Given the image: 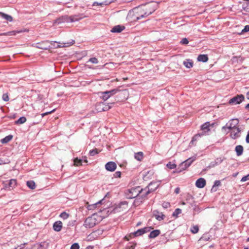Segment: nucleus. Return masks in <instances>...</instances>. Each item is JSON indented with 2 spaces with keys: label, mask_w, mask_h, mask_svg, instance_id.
Segmentation results:
<instances>
[{
  "label": "nucleus",
  "mask_w": 249,
  "mask_h": 249,
  "mask_svg": "<svg viewBox=\"0 0 249 249\" xmlns=\"http://www.w3.org/2000/svg\"><path fill=\"white\" fill-rule=\"evenodd\" d=\"M117 165L116 163L113 161H109L105 165L106 169L107 171L113 172L116 169Z\"/></svg>",
  "instance_id": "nucleus-14"
},
{
  "label": "nucleus",
  "mask_w": 249,
  "mask_h": 249,
  "mask_svg": "<svg viewBox=\"0 0 249 249\" xmlns=\"http://www.w3.org/2000/svg\"><path fill=\"white\" fill-rule=\"evenodd\" d=\"M26 121V117L22 116L20 117L17 121L15 122V124H22Z\"/></svg>",
  "instance_id": "nucleus-29"
},
{
  "label": "nucleus",
  "mask_w": 249,
  "mask_h": 249,
  "mask_svg": "<svg viewBox=\"0 0 249 249\" xmlns=\"http://www.w3.org/2000/svg\"><path fill=\"white\" fill-rule=\"evenodd\" d=\"M62 228V223L60 221H57L53 224V229L54 231H60Z\"/></svg>",
  "instance_id": "nucleus-17"
},
{
  "label": "nucleus",
  "mask_w": 249,
  "mask_h": 249,
  "mask_svg": "<svg viewBox=\"0 0 249 249\" xmlns=\"http://www.w3.org/2000/svg\"><path fill=\"white\" fill-rule=\"evenodd\" d=\"M111 107L109 106L108 104L106 105V104H105V105L104 106H102V110H103V111H107L109 110Z\"/></svg>",
  "instance_id": "nucleus-40"
},
{
  "label": "nucleus",
  "mask_w": 249,
  "mask_h": 249,
  "mask_svg": "<svg viewBox=\"0 0 249 249\" xmlns=\"http://www.w3.org/2000/svg\"><path fill=\"white\" fill-rule=\"evenodd\" d=\"M91 249V248L90 247H88L86 248V249Z\"/></svg>",
  "instance_id": "nucleus-64"
},
{
  "label": "nucleus",
  "mask_w": 249,
  "mask_h": 249,
  "mask_svg": "<svg viewBox=\"0 0 249 249\" xmlns=\"http://www.w3.org/2000/svg\"><path fill=\"white\" fill-rule=\"evenodd\" d=\"M239 124V120L237 119H231L225 125L222 127V130H225L228 128L230 130H231L233 128L237 127V125Z\"/></svg>",
  "instance_id": "nucleus-7"
},
{
  "label": "nucleus",
  "mask_w": 249,
  "mask_h": 249,
  "mask_svg": "<svg viewBox=\"0 0 249 249\" xmlns=\"http://www.w3.org/2000/svg\"><path fill=\"white\" fill-rule=\"evenodd\" d=\"M21 32H22L21 31H13L1 34L0 35H1V36H15V35H16V34L17 33H20Z\"/></svg>",
  "instance_id": "nucleus-26"
},
{
  "label": "nucleus",
  "mask_w": 249,
  "mask_h": 249,
  "mask_svg": "<svg viewBox=\"0 0 249 249\" xmlns=\"http://www.w3.org/2000/svg\"><path fill=\"white\" fill-rule=\"evenodd\" d=\"M134 158L138 161H142L143 158V153L142 152L135 153Z\"/></svg>",
  "instance_id": "nucleus-23"
},
{
  "label": "nucleus",
  "mask_w": 249,
  "mask_h": 249,
  "mask_svg": "<svg viewBox=\"0 0 249 249\" xmlns=\"http://www.w3.org/2000/svg\"><path fill=\"white\" fill-rule=\"evenodd\" d=\"M125 29L124 26L116 25L114 26L111 30L112 33H120Z\"/></svg>",
  "instance_id": "nucleus-18"
},
{
  "label": "nucleus",
  "mask_w": 249,
  "mask_h": 249,
  "mask_svg": "<svg viewBox=\"0 0 249 249\" xmlns=\"http://www.w3.org/2000/svg\"><path fill=\"white\" fill-rule=\"evenodd\" d=\"M137 14L135 9H134L132 11H129L127 16V19L130 22H135L140 19L139 17L136 16Z\"/></svg>",
  "instance_id": "nucleus-10"
},
{
  "label": "nucleus",
  "mask_w": 249,
  "mask_h": 249,
  "mask_svg": "<svg viewBox=\"0 0 249 249\" xmlns=\"http://www.w3.org/2000/svg\"><path fill=\"white\" fill-rule=\"evenodd\" d=\"M183 64L187 68H191L193 67V61L191 59H187L184 61Z\"/></svg>",
  "instance_id": "nucleus-22"
},
{
  "label": "nucleus",
  "mask_w": 249,
  "mask_h": 249,
  "mask_svg": "<svg viewBox=\"0 0 249 249\" xmlns=\"http://www.w3.org/2000/svg\"><path fill=\"white\" fill-rule=\"evenodd\" d=\"M213 123L211 124L209 122H207L203 124L201 126V129L202 130V132L195 135L193 137L191 142L193 143L194 142L196 141L199 138L204 135H207L210 130V127L211 126H213Z\"/></svg>",
  "instance_id": "nucleus-3"
},
{
  "label": "nucleus",
  "mask_w": 249,
  "mask_h": 249,
  "mask_svg": "<svg viewBox=\"0 0 249 249\" xmlns=\"http://www.w3.org/2000/svg\"><path fill=\"white\" fill-rule=\"evenodd\" d=\"M223 160L221 158H217L215 160V164H219L223 161Z\"/></svg>",
  "instance_id": "nucleus-49"
},
{
  "label": "nucleus",
  "mask_w": 249,
  "mask_h": 249,
  "mask_svg": "<svg viewBox=\"0 0 249 249\" xmlns=\"http://www.w3.org/2000/svg\"><path fill=\"white\" fill-rule=\"evenodd\" d=\"M122 206H125L127 207V203L126 201L121 202L114 209V210L116 212H120V210Z\"/></svg>",
  "instance_id": "nucleus-25"
},
{
  "label": "nucleus",
  "mask_w": 249,
  "mask_h": 249,
  "mask_svg": "<svg viewBox=\"0 0 249 249\" xmlns=\"http://www.w3.org/2000/svg\"><path fill=\"white\" fill-rule=\"evenodd\" d=\"M162 205L164 208H167L170 206V204L169 202H164L162 203Z\"/></svg>",
  "instance_id": "nucleus-47"
},
{
  "label": "nucleus",
  "mask_w": 249,
  "mask_h": 249,
  "mask_svg": "<svg viewBox=\"0 0 249 249\" xmlns=\"http://www.w3.org/2000/svg\"><path fill=\"white\" fill-rule=\"evenodd\" d=\"M160 183L161 180L152 181L150 182L148 186V190H146V189H144L145 193H144V194H142V196L146 197V196L148 195L150 192L155 191L159 187Z\"/></svg>",
  "instance_id": "nucleus-5"
},
{
  "label": "nucleus",
  "mask_w": 249,
  "mask_h": 249,
  "mask_svg": "<svg viewBox=\"0 0 249 249\" xmlns=\"http://www.w3.org/2000/svg\"><path fill=\"white\" fill-rule=\"evenodd\" d=\"M143 190H142V192H140L139 190H137L136 188H132L128 190L129 193L127 194V198L131 199L137 196L139 193H142Z\"/></svg>",
  "instance_id": "nucleus-11"
},
{
  "label": "nucleus",
  "mask_w": 249,
  "mask_h": 249,
  "mask_svg": "<svg viewBox=\"0 0 249 249\" xmlns=\"http://www.w3.org/2000/svg\"><path fill=\"white\" fill-rule=\"evenodd\" d=\"M247 98L248 100H249V91H248L246 94Z\"/></svg>",
  "instance_id": "nucleus-61"
},
{
  "label": "nucleus",
  "mask_w": 249,
  "mask_h": 249,
  "mask_svg": "<svg viewBox=\"0 0 249 249\" xmlns=\"http://www.w3.org/2000/svg\"><path fill=\"white\" fill-rule=\"evenodd\" d=\"M198 61L206 62L208 60V57L207 54H199L197 57Z\"/></svg>",
  "instance_id": "nucleus-21"
},
{
  "label": "nucleus",
  "mask_w": 249,
  "mask_h": 249,
  "mask_svg": "<svg viewBox=\"0 0 249 249\" xmlns=\"http://www.w3.org/2000/svg\"><path fill=\"white\" fill-rule=\"evenodd\" d=\"M135 10L137 14L136 16L139 17L140 19L148 17L152 14L155 10V9L154 8H152V6L149 4L136 8Z\"/></svg>",
  "instance_id": "nucleus-2"
},
{
  "label": "nucleus",
  "mask_w": 249,
  "mask_h": 249,
  "mask_svg": "<svg viewBox=\"0 0 249 249\" xmlns=\"http://www.w3.org/2000/svg\"><path fill=\"white\" fill-rule=\"evenodd\" d=\"M249 31V25H246L245 26L244 28L242 30V32H247Z\"/></svg>",
  "instance_id": "nucleus-54"
},
{
  "label": "nucleus",
  "mask_w": 249,
  "mask_h": 249,
  "mask_svg": "<svg viewBox=\"0 0 249 249\" xmlns=\"http://www.w3.org/2000/svg\"><path fill=\"white\" fill-rule=\"evenodd\" d=\"M104 4V3L103 2H100V3H99L98 2H93L92 5L93 6H96V5H100V6H102V5Z\"/></svg>",
  "instance_id": "nucleus-57"
},
{
  "label": "nucleus",
  "mask_w": 249,
  "mask_h": 249,
  "mask_svg": "<svg viewBox=\"0 0 249 249\" xmlns=\"http://www.w3.org/2000/svg\"><path fill=\"white\" fill-rule=\"evenodd\" d=\"M160 234V231L159 230H155L150 232L148 235L149 238H154L158 236Z\"/></svg>",
  "instance_id": "nucleus-19"
},
{
  "label": "nucleus",
  "mask_w": 249,
  "mask_h": 249,
  "mask_svg": "<svg viewBox=\"0 0 249 249\" xmlns=\"http://www.w3.org/2000/svg\"><path fill=\"white\" fill-rule=\"evenodd\" d=\"M105 105V103H99L96 106V109L97 111L101 112L103 111V110H102V106H104Z\"/></svg>",
  "instance_id": "nucleus-35"
},
{
  "label": "nucleus",
  "mask_w": 249,
  "mask_h": 249,
  "mask_svg": "<svg viewBox=\"0 0 249 249\" xmlns=\"http://www.w3.org/2000/svg\"><path fill=\"white\" fill-rule=\"evenodd\" d=\"M179 191H180V189L179 188H176L175 190V193L176 194H178L179 193Z\"/></svg>",
  "instance_id": "nucleus-59"
},
{
  "label": "nucleus",
  "mask_w": 249,
  "mask_h": 249,
  "mask_svg": "<svg viewBox=\"0 0 249 249\" xmlns=\"http://www.w3.org/2000/svg\"><path fill=\"white\" fill-rule=\"evenodd\" d=\"M82 160L80 159H78V158H75L74 160V164L76 166H79L82 164Z\"/></svg>",
  "instance_id": "nucleus-37"
},
{
  "label": "nucleus",
  "mask_w": 249,
  "mask_h": 249,
  "mask_svg": "<svg viewBox=\"0 0 249 249\" xmlns=\"http://www.w3.org/2000/svg\"><path fill=\"white\" fill-rule=\"evenodd\" d=\"M74 42V41L73 40L72 42H71V43H69V42L64 43H62L61 45H58L56 47V48L69 47L72 44H73Z\"/></svg>",
  "instance_id": "nucleus-31"
},
{
  "label": "nucleus",
  "mask_w": 249,
  "mask_h": 249,
  "mask_svg": "<svg viewBox=\"0 0 249 249\" xmlns=\"http://www.w3.org/2000/svg\"><path fill=\"white\" fill-rule=\"evenodd\" d=\"M71 249H79V244L76 243L73 244L71 247Z\"/></svg>",
  "instance_id": "nucleus-43"
},
{
  "label": "nucleus",
  "mask_w": 249,
  "mask_h": 249,
  "mask_svg": "<svg viewBox=\"0 0 249 249\" xmlns=\"http://www.w3.org/2000/svg\"><path fill=\"white\" fill-rule=\"evenodd\" d=\"M181 210L179 208L176 209L173 212L172 215L175 217H177L178 215L181 213Z\"/></svg>",
  "instance_id": "nucleus-33"
},
{
  "label": "nucleus",
  "mask_w": 249,
  "mask_h": 249,
  "mask_svg": "<svg viewBox=\"0 0 249 249\" xmlns=\"http://www.w3.org/2000/svg\"><path fill=\"white\" fill-rule=\"evenodd\" d=\"M181 204H182V205H185V204H186V202H182L181 203Z\"/></svg>",
  "instance_id": "nucleus-63"
},
{
  "label": "nucleus",
  "mask_w": 249,
  "mask_h": 249,
  "mask_svg": "<svg viewBox=\"0 0 249 249\" xmlns=\"http://www.w3.org/2000/svg\"><path fill=\"white\" fill-rule=\"evenodd\" d=\"M124 94H127V93H128V91H127V90L126 89L124 90Z\"/></svg>",
  "instance_id": "nucleus-62"
},
{
  "label": "nucleus",
  "mask_w": 249,
  "mask_h": 249,
  "mask_svg": "<svg viewBox=\"0 0 249 249\" xmlns=\"http://www.w3.org/2000/svg\"><path fill=\"white\" fill-rule=\"evenodd\" d=\"M153 213V216L158 221H161L162 220H163L165 217V215H164L162 213L160 212L157 210L154 211Z\"/></svg>",
  "instance_id": "nucleus-15"
},
{
  "label": "nucleus",
  "mask_w": 249,
  "mask_h": 249,
  "mask_svg": "<svg viewBox=\"0 0 249 249\" xmlns=\"http://www.w3.org/2000/svg\"><path fill=\"white\" fill-rule=\"evenodd\" d=\"M191 200H194V198L191 195H188L186 196V201H191Z\"/></svg>",
  "instance_id": "nucleus-48"
},
{
  "label": "nucleus",
  "mask_w": 249,
  "mask_h": 249,
  "mask_svg": "<svg viewBox=\"0 0 249 249\" xmlns=\"http://www.w3.org/2000/svg\"><path fill=\"white\" fill-rule=\"evenodd\" d=\"M98 153V151L96 148L92 149L89 151V155L91 156H93Z\"/></svg>",
  "instance_id": "nucleus-39"
},
{
  "label": "nucleus",
  "mask_w": 249,
  "mask_h": 249,
  "mask_svg": "<svg viewBox=\"0 0 249 249\" xmlns=\"http://www.w3.org/2000/svg\"><path fill=\"white\" fill-rule=\"evenodd\" d=\"M85 17L86 16H84L83 14H78L71 16L68 15L62 16L53 21V26L58 25L64 23L77 21Z\"/></svg>",
  "instance_id": "nucleus-1"
},
{
  "label": "nucleus",
  "mask_w": 249,
  "mask_h": 249,
  "mask_svg": "<svg viewBox=\"0 0 249 249\" xmlns=\"http://www.w3.org/2000/svg\"><path fill=\"white\" fill-rule=\"evenodd\" d=\"M97 223V220L94 215L88 217L84 222V225L87 228H91L93 227Z\"/></svg>",
  "instance_id": "nucleus-8"
},
{
  "label": "nucleus",
  "mask_w": 249,
  "mask_h": 249,
  "mask_svg": "<svg viewBox=\"0 0 249 249\" xmlns=\"http://www.w3.org/2000/svg\"><path fill=\"white\" fill-rule=\"evenodd\" d=\"M246 141L247 143H249V131H248L247 135L246 136Z\"/></svg>",
  "instance_id": "nucleus-58"
},
{
  "label": "nucleus",
  "mask_w": 249,
  "mask_h": 249,
  "mask_svg": "<svg viewBox=\"0 0 249 249\" xmlns=\"http://www.w3.org/2000/svg\"><path fill=\"white\" fill-rule=\"evenodd\" d=\"M249 180V174L248 175H247V176H245L244 177H243L241 179V182H245V181H246L247 180Z\"/></svg>",
  "instance_id": "nucleus-45"
},
{
  "label": "nucleus",
  "mask_w": 249,
  "mask_h": 249,
  "mask_svg": "<svg viewBox=\"0 0 249 249\" xmlns=\"http://www.w3.org/2000/svg\"><path fill=\"white\" fill-rule=\"evenodd\" d=\"M245 100V97L243 94L237 95L231 98L229 101V104L231 105H236L240 104Z\"/></svg>",
  "instance_id": "nucleus-9"
},
{
  "label": "nucleus",
  "mask_w": 249,
  "mask_h": 249,
  "mask_svg": "<svg viewBox=\"0 0 249 249\" xmlns=\"http://www.w3.org/2000/svg\"><path fill=\"white\" fill-rule=\"evenodd\" d=\"M199 230L198 227L197 226H194L191 228V231L193 233H196L198 232Z\"/></svg>",
  "instance_id": "nucleus-36"
},
{
  "label": "nucleus",
  "mask_w": 249,
  "mask_h": 249,
  "mask_svg": "<svg viewBox=\"0 0 249 249\" xmlns=\"http://www.w3.org/2000/svg\"><path fill=\"white\" fill-rule=\"evenodd\" d=\"M186 204H188L189 205L190 208L193 207L195 205L194 200H191V201H186Z\"/></svg>",
  "instance_id": "nucleus-44"
},
{
  "label": "nucleus",
  "mask_w": 249,
  "mask_h": 249,
  "mask_svg": "<svg viewBox=\"0 0 249 249\" xmlns=\"http://www.w3.org/2000/svg\"><path fill=\"white\" fill-rule=\"evenodd\" d=\"M54 111H55V109H53V110H52V111H50L46 112H45V113H42V114H41V116H42V117H44L45 116H46V115H48V114H51V113H52Z\"/></svg>",
  "instance_id": "nucleus-50"
},
{
  "label": "nucleus",
  "mask_w": 249,
  "mask_h": 249,
  "mask_svg": "<svg viewBox=\"0 0 249 249\" xmlns=\"http://www.w3.org/2000/svg\"><path fill=\"white\" fill-rule=\"evenodd\" d=\"M230 136L233 139H236L240 137L241 129L238 127L231 129Z\"/></svg>",
  "instance_id": "nucleus-12"
},
{
  "label": "nucleus",
  "mask_w": 249,
  "mask_h": 249,
  "mask_svg": "<svg viewBox=\"0 0 249 249\" xmlns=\"http://www.w3.org/2000/svg\"><path fill=\"white\" fill-rule=\"evenodd\" d=\"M166 166L170 169H173L176 168L177 166L176 164L175 163L169 162L167 164Z\"/></svg>",
  "instance_id": "nucleus-38"
},
{
  "label": "nucleus",
  "mask_w": 249,
  "mask_h": 249,
  "mask_svg": "<svg viewBox=\"0 0 249 249\" xmlns=\"http://www.w3.org/2000/svg\"><path fill=\"white\" fill-rule=\"evenodd\" d=\"M16 179H11L8 182L4 183V187L7 189L11 190L16 186Z\"/></svg>",
  "instance_id": "nucleus-13"
},
{
  "label": "nucleus",
  "mask_w": 249,
  "mask_h": 249,
  "mask_svg": "<svg viewBox=\"0 0 249 249\" xmlns=\"http://www.w3.org/2000/svg\"><path fill=\"white\" fill-rule=\"evenodd\" d=\"M36 47L38 48H39V49H44V50L47 49V48L46 47L42 46V45L39 43L37 44Z\"/></svg>",
  "instance_id": "nucleus-56"
},
{
  "label": "nucleus",
  "mask_w": 249,
  "mask_h": 249,
  "mask_svg": "<svg viewBox=\"0 0 249 249\" xmlns=\"http://www.w3.org/2000/svg\"><path fill=\"white\" fill-rule=\"evenodd\" d=\"M27 243L21 244L20 245L18 246L17 247H16L15 249H23L24 248L25 245Z\"/></svg>",
  "instance_id": "nucleus-55"
},
{
  "label": "nucleus",
  "mask_w": 249,
  "mask_h": 249,
  "mask_svg": "<svg viewBox=\"0 0 249 249\" xmlns=\"http://www.w3.org/2000/svg\"><path fill=\"white\" fill-rule=\"evenodd\" d=\"M13 138L12 135H8L4 138L1 140L0 142L2 143H6L10 141Z\"/></svg>",
  "instance_id": "nucleus-28"
},
{
  "label": "nucleus",
  "mask_w": 249,
  "mask_h": 249,
  "mask_svg": "<svg viewBox=\"0 0 249 249\" xmlns=\"http://www.w3.org/2000/svg\"><path fill=\"white\" fill-rule=\"evenodd\" d=\"M26 184L27 186L31 189H34L36 187L35 182L33 180H29L27 181Z\"/></svg>",
  "instance_id": "nucleus-27"
},
{
  "label": "nucleus",
  "mask_w": 249,
  "mask_h": 249,
  "mask_svg": "<svg viewBox=\"0 0 249 249\" xmlns=\"http://www.w3.org/2000/svg\"><path fill=\"white\" fill-rule=\"evenodd\" d=\"M103 201V200H100L99 201H98V202H97L96 203L94 204V205H89L88 207V209L89 210H91L93 208L95 207V206L97 205H98L99 204H101L102 201Z\"/></svg>",
  "instance_id": "nucleus-42"
},
{
  "label": "nucleus",
  "mask_w": 249,
  "mask_h": 249,
  "mask_svg": "<svg viewBox=\"0 0 249 249\" xmlns=\"http://www.w3.org/2000/svg\"><path fill=\"white\" fill-rule=\"evenodd\" d=\"M142 230L144 232V233H145L149 232L151 230V228L150 227H145L144 228H142Z\"/></svg>",
  "instance_id": "nucleus-53"
},
{
  "label": "nucleus",
  "mask_w": 249,
  "mask_h": 249,
  "mask_svg": "<svg viewBox=\"0 0 249 249\" xmlns=\"http://www.w3.org/2000/svg\"><path fill=\"white\" fill-rule=\"evenodd\" d=\"M69 214L65 212L62 213L59 216L64 220L67 219L69 217Z\"/></svg>",
  "instance_id": "nucleus-34"
},
{
  "label": "nucleus",
  "mask_w": 249,
  "mask_h": 249,
  "mask_svg": "<svg viewBox=\"0 0 249 249\" xmlns=\"http://www.w3.org/2000/svg\"><path fill=\"white\" fill-rule=\"evenodd\" d=\"M89 61L93 64H97L98 63V60L96 57L90 58L89 59Z\"/></svg>",
  "instance_id": "nucleus-41"
},
{
  "label": "nucleus",
  "mask_w": 249,
  "mask_h": 249,
  "mask_svg": "<svg viewBox=\"0 0 249 249\" xmlns=\"http://www.w3.org/2000/svg\"><path fill=\"white\" fill-rule=\"evenodd\" d=\"M119 91L118 89H113L109 91L100 92L99 93L100 97L103 100L106 101L110 97L117 93Z\"/></svg>",
  "instance_id": "nucleus-6"
},
{
  "label": "nucleus",
  "mask_w": 249,
  "mask_h": 249,
  "mask_svg": "<svg viewBox=\"0 0 249 249\" xmlns=\"http://www.w3.org/2000/svg\"><path fill=\"white\" fill-rule=\"evenodd\" d=\"M189 43L188 39L186 38H183L180 41V43L184 45H186Z\"/></svg>",
  "instance_id": "nucleus-46"
},
{
  "label": "nucleus",
  "mask_w": 249,
  "mask_h": 249,
  "mask_svg": "<svg viewBox=\"0 0 249 249\" xmlns=\"http://www.w3.org/2000/svg\"><path fill=\"white\" fill-rule=\"evenodd\" d=\"M245 109L248 110V111H249V104H247L245 107Z\"/></svg>",
  "instance_id": "nucleus-60"
},
{
  "label": "nucleus",
  "mask_w": 249,
  "mask_h": 249,
  "mask_svg": "<svg viewBox=\"0 0 249 249\" xmlns=\"http://www.w3.org/2000/svg\"><path fill=\"white\" fill-rule=\"evenodd\" d=\"M221 185V182L220 180H215L214 182V184L213 186L212 190H213L214 191L217 190L216 187L219 186Z\"/></svg>",
  "instance_id": "nucleus-32"
},
{
  "label": "nucleus",
  "mask_w": 249,
  "mask_h": 249,
  "mask_svg": "<svg viewBox=\"0 0 249 249\" xmlns=\"http://www.w3.org/2000/svg\"><path fill=\"white\" fill-rule=\"evenodd\" d=\"M235 150L237 156H240L242 155L243 152V147L241 145H237L235 147Z\"/></svg>",
  "instance_id": "nucleus-20"
},
{
  "label": "nucleus",
  "mask_w": 249,
  "mask_h": 249,
  "mask_svg": "<svg viewBox=\"0 0 249 249\" xmlns=\"http://www.w3.org/2000/svg\"><path fill=\"white\" fill-rule=\"evenodd\" d=\"M2 99L4 101H8L9 100V97L7 94H4L2 95Z\"/></svg>",
  "instance_id": "nucleus-52"
},
{
  "label": "nucleus",
  "mask_w": 249,
  "mask_h": 249,
  "mask_svg": "<svg viewBox=\"0 0 249 249\" xmlns=\"http://www.w3.org/2000/svg\"><path fill=\"white\" fill-rule=\"evenodd\" d=\"M206 180L203 178L198 179L196 182V185L198 188H202L206 185Z\"/></svg>",
  "instance_id": "nucleus-16"
},
{
  "label": "nucleus",
  "mask_w": 249,
  "mask_h": 249,
  "mask_svg": "<svg viewBox=\"0 0 249 249\" xmlns=\"http://www.w3.org/2000/svg\"><path fill=\"white\" fill-rule=\"evenodd\" d=\"M134 236H139L144 234L142 229H139L132 233Z\"/></svg>",
  "instance_id": "nucleus-30"
},
{
  "label": "nucleus",
  "mask_w": 249,
  "mask_h": 249,
  "mask_svg": "<svg viewBox=\"0 0 249 249\" xmlns=\"http://www.w3.org/2000/svg\"><path fill=\"white\" fill-rule=\"evenodd\" d=\"M121 175V173L120 171L116 172L114 174V177L115 178H120Z\"/></svg>",
  "instance_id": "nucleus-51"
},
{
  "label": "nucleus",
  "mask_w": 249,
  "mask_h": 249,
  "mask_svg": "<svg viewBox=\"0 0 249 249\" xmlns=\"http://www.w3.org/2000/svg\"><path fill=\"white\" fill-rule=\"evenodd\" d=\"M0 16L7 21H12L13 20V18L11 16L6 14L0 12Z\"/></svg>",
  "instance_id": "nucleus-24"
},
{
  "label": "nucleus",
  "mask_w": 249,
  "mask_h": 249,
  "mask_svg": "<svg viewBox=\"0 0 249 249\" xmlns=\"http://www.w3.org/2000/svg\"><path fill=\"white\" fill-rule=\"evenodd\" d=\"M196 160V157H193L182 162L179 165L178 168L176 169V172L180 173L184 170H185Z\"/></svg>",
  "instance_id": "nucleus-4"
}]
</instances>
